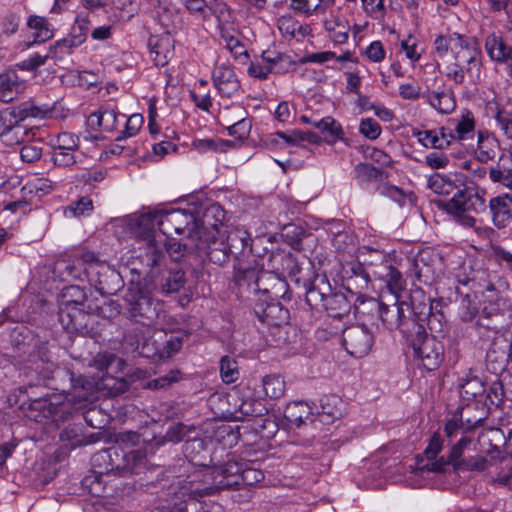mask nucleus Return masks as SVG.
<instances>
[{"mask_svg":"<svg viewBox=\"0 0 512 512\" xmlns=\"http://www.w3.org/2000/svg\"><path fill=\"white\" fill-rule=\"evenodd\" d=\"M160 210H152L136 216L131 223V231L135 238L144 242L139 247L137 256L142 266H154L164 258L160 239L155 232L159 229Z\"/></svg>","mask_w":512,"mask_h":512,"instance_id":"0eeeda50","label":"nucleus"},{"mask_svg":"<svg viewBox=\"0 0 512 512\" xmlns=\"http://www.w3.org/2000/svg\"><path fill=\"white\" fill-rule=\"evenodd\" d=\"M187 338L188 333L183 330L155 331L145 338L137 354L154 362L166 361L181 350Z\"/></svg>","mask_w":512,"mask_h":512,"instance_id":"f8f14e48","label":"nucleus"},{"mask_svg":"<svg viewBox=\"0 0 512 512\" xmlns=\"http://www.w3.org/2000/svg\"><path fill=\"white\" fill-rule=\"evenodd\" d=\"M353 276L347 280L346 290L351 298H354L360 294V292H354L352 288L355 286L360 290L367 289L370 283V272L366 270L361 264H357L352 268Z\"/></svg>","mask_w":512,"mask_h":512,"instance_id":"3c124183","label":"nucleus"},{"mask_svg":"<svg viewBox=\"0 0 512 512\" xmlns=\"http://www.w3.org/2000/svg\"><path fill=\"white\" fill-rule=\"evenodd\" d=\"M62 441H70L73 447L86 446L92 444L93 441H88L82 435V427L78 424H69L60 433Z\"/></svg>","mask_w":512,"mask_h":512,"instance_id":"e2e57ef3","label":"nucleus"},{"mask_svg":"<svg viewBox=\"0 0 512 512\" xmlns=\"http://www.w3.org/2000/svg\"><path fill=\"white\" fill-rule=\"evenodd\" d=\"M268 267L277 275L295 276L300 272L296 256L290 251L278 249L270 253Z\"/></svg>","mask_w":512,"mask_h":512,"instance_id":"473e14b6","label":"nucleus"},{"mask_svg":"<svg viewBox=\"0 0 512 512\" xmlns=\"http://www.w3.org/2000/svg\"><path fill=\"white\" fill-rule=\"evenodd\" d=\"M455 292L458 296L456 301L459 302L458 315L461 321L471 322L479 316V310L476 302L472 299L471 295L464 293L457 285Z\"/></svg>","mask_w":512,"mask_h":512,"instance_id":"c03bdc74","label":"nucleus"},{"mask_svg":"<svg viewBox=\"0 0 512 512\" xmlns=\"http://www.w3.org/2000/svg\"><path fill=\"white\" fill-rule=\"evenodd\" d=\"M352 299L341 290H334L331 287V292L327 297L323 311H326L330 317L342 318L349 314L352 308Z\"/></svg>","mask_w":512,"mask_h":512,"instance_id":"58836bf2","label":"nucleus"},{"mask_svg":"<svg viewBox=\"0 0 512 512\" xmlns=\"http://www.w3.org/2000/svg\"><path fill=\"white\" fill-rule=\"evenodd\" d=\"M109 450L103 449L92 456L93 471L91 475L86 476L82 480V485L88 489L93 496H103L105 494V477H109Z\"/></svg>","mask_w":512,"mask_h":512,"instance_id":"5701e85b","label":"nucleus"},{"mask_svg":"<svg viewBox=\"0 0 512 512\" xmlns=\"http://www.w3.org/2000/svg\"><path fill=\"white\" fill-rule=\"evenodd\" d=\"M428 186L433 192L441 195H449L456 188L450 178L440 173H435L429 178Z\"/></svg>","mask_w":512,"mask_h":512,"instance_id":"338daca9","label":"nucleus"},{"mask_svg":"<svg viewBox=\"0 0 512 512\" xmlns=\"http://www.w3.org/2000/svg\"><path fill=\"white\" fill-rule=\"evenodd\" d=\"M145 338L144 330L138 328L129 329L123 336V345L126 350L132 353H138Z\"/></svg>","mask_w":512,"mask_h":512,"instance_id":"774afa93","label":"nucleus"},{"mask_svg":"<svg viewBox=\"0 0 512 512\" xmlns=\"http://www.w3.org/2000/svg\"><path fill=\"white\" fill-rule=\"evenodd\" d=\"M252 303L255 316L268 326L282 328L287 325L290 319V313L278 300H268L267 298L254 299Z\"/></svg>","mask_w":512,"mask_h":512,"instance_id":"412c9836","label":"nucleus"},{"mask_svg":"<svg viewBox=\"0 0 512 512\" xmlns=\"http://www.w3.org/2000/svg\"><path fill=\"white\" fill-rule=\"evenodd\" d=\"M512 362V342L504 336H495L486 353V368L489 372L499 375Z\"/></svg>","mask_w":512,"mask_h":512,"instance_id":"393cba45","label":"nucleus"},{"mask_svg":"<svg viewBox=\"0 0 512 512\" xmlns=\"http://www.w3.org/2000/svg\"><path fill=\"white\" fill-rule=\"evenodd\" d=\"M489 208L493 224L498 228H505L510 223L512 213V197L503 194L490 199Z\"/></svg>","mask_w":512,"mask_h":512,"instance_id":"e433bc0d","label":"nucleus"},{"mask_svg":"<svg viewBox=\"0 0 512 512\" xmlns=\"http://www.w3.org/2000/svg\"><path fill=\"white\" fill-rule=\"evenodd\" d=\"M238 411L243 417L260 418L261 424L258 425L259 428L261 430L269 429L270 434L275 433L277 427L274 421L270 420L269 418H262L268 413V408L266 407L264 399H244L239 405Z\"/></svg>","mask_w":512,"mask_h":512,"instance_id":"2f4dec72","label":"nucleus"},{"mask_svg":"<svg viewBox=\"0 0 512 512\" xmlns=\"http://www.w3.org/2000/svg\"><path fill=\"white\" fill-rule=\"evenodd\" d=\"M306 236V230L295 223L285 224L281 230V237L293 249L300 250L303 238Z\"/></svg>","mask_w":512,"mask_h":512,"instance_id":"4d7b16f0","label":"nucleus"},{"mask_svg":"<svg viewBox=\"0 0 512 512\" xmlns=\"http://www.w3.org/2000/svg\"><path fill=\"white\" fill-rule=\"evenodd\" d=\"M315 409V418H318L321 423L329 424L342 416L343 401L337 395H327L320 400V406Z\"/></svg>","mask_w":512,"mask_h":512,"instance_id":"4c0bfd02","label":"nucleus"},{"mask_svg":"<svg viewBox=\"0 0 512 512\" xmlns=\"http://www.w3.org/2000/svg\"><path fill=\"white\" fill-rule=\"evenodd\" d=\"M159 231L162 236L169 237L172 232L185 234L193 240L197 233V218L195 213L185 209L160 210Z\"/></svg>","mask_w":512,"mask_h":512,"instance_id":"2eb2a0df","label":"nucleus"},{"mask_svg":"<svg viewBox=\"0 0 512 512\" xmlns=\"http://www.w3.org/2000/svg\"><path fill=\"white\" fill-rule=\"evenodd\" d=\"M413 349L414 357L428 371H434L444 360V345L437 336H429L426 328L420 323H414L413 329L405 338Z\"/></svg>","mask_w":512,"mask_h":512,"instance_id":"1a4fd4ad","label":"nucleus"},{"mask_svg":"<svg viewBox=\"0 0 512 512\" xmlns=\"http://www.w3.org/2000/svg\"><path fill=\"white\" fill-rule=\"evenodd\" d=\"M313 126L316 127L324 134L327 138L328 143H333L336 140H340L344 136L343 129L339 122L333 117L327 116L319 121H313Z\"/></svg>","mask_w":512,"mask_h":512,"instance_id":"603ef678","label":"nucleus"},{"mask_svg":"<svg viewBox=\"0 0 512 512\" xmlns=\"http://www.w3.org/2000/svg\"><path fill=\"white\" fill-rule=\"evenodd\" d=\"M429 104L443 114L451 113L456 102L452 92H427L423 94Z\"/></svg>","mask_w":512,"mask_h":512,"instance_id":"de8ad7c7","label":"nucleus"},{"mask_svg":"<svg viewBox=\"0 0 512 512\" xmlns=\"http://www.w3.org/2000/svg\"><path fill=\"white\" fill-rule=\"evenodd\" d=\"M212 77L215 88L222 96L230 98L240 89V81L233 69L228 66L220 65L216 67Z\"/></svg>","mask_w":512,"mask_h":512,"instance_id":"72a5a7b5","label":"nucleus"},{"mask_svg":"<svg viewBox=\"0 0 512 512\" xmlns=\"http://www.w3.org/2000/svg\"><path fill=\"white\" fill-rule=\"evenodd\" d=\"M263 390L271 399L280 398L285 392V382L279 375H267L262 380Z\"/></svg>","mask_w":512,"mask_h":512,"instance_id":"680f3d73","label":"nucleus"},{"mask_svg":"<svg viewBox=\"0 0 512 512\" xmlns=\"http://www.w3.org/2000/svg\"><path fill=\"white\" fill-rule=\"evenodd\" d=\"M218 492L220 491L209 470L194 471L169 486L167 512H206L207 505L201 498Z\"/></svg>","mask_w":512,"mask_h":512,"instance_id":"f03ea898","label":"nucleus"},{"mask_svg":"<svg viewBox=\"0 0 512 512\" xmlns=\"http://www.w3.org/2000/svg\"><path fill=\"white\" fill-rule=\"evenodd\" d=\"M225 233L230 259L241 263V260L254 256L253 240L247 230L236 227L226 230Z\"/></svg>","mask_w":512,"mask_h":512,"instance_id":"cd10ccee","label":"nucleus"},{"mask_svg":"<svg viewBox=\"0 0 512 512\" xmlns=\"http://www.w3.org/2000/svg\"><path fill=\"white\" fill-rule=\"evenodd\" d=\"M154 18L168 34L176 32L183 25L181 9L168 0H150Z\"/></svg>","mask_w":512,"mask_h":512,"instance_id":"a878e982","label":"nucleus"},{"mask_svg":"<svg viewBox=\"0 0 512 512\" xmlns=\"http://www.w3.org/2000/svg\"><path fill=\"white\" fill-rule=\"evenodd\" d=\"M354 306L359 314H370L371 316H378L383 302L372 297H366L363 294H359L354 297Z\"/></svg>","mask_w":512,"mask_h":512,"instance_id":"052dcab7","label":"nucleus"},{"mask_svg":"<svg viewBox=\"0 0 512 512\" xmlns=\"http://www.w3.org/2000/svg\"><path fill=\"white\" fill-rule=\"evenodd\" d=\"M485 392V385L478 377L466 380L461 384L459 391L463 402H483Z\"/></svg>","mask_w":512,"mask_h":512,"instance_id":"49530a36","label":"nucleus"},{"mask_svg":"<svg viewBox=\"0 0 512 512\" xmlns=\"http://www.w3.org/2000/svg\"><path fill=\"white\" fill-rule=\"evenodd\" d=\"M109 470L112 475L127 476L140 474L147 463L145 449H134L128 452L117 446L108 448Z\"/></svg>","mask_w":512,"mask_h":512,"instance_id":"4468645a","label":"nucleus"},{"mask_svg":"<svg viewBox=\"0 0 512 512\" xmlns=\"http://www.w3.org/2000/svg\"><path fill=\"white\" fill-rule=\"evenodd\" d=\"M53 106L38 105L28 100L18 106L8 107L0 111V139L7 146L22 143L28 135L27 128L21 124L27 118L44 119L52 114Z\"/></svg>","mask_w":512,"mask_h":512,"instance_id":"39448f33","label":"nucleus"},{"mask_svg":"<svg viewBox=\"0 0 512 512\" xmlns=\"http://www.w3.org/2000/svg\"><path fill=\"white\" fill-rule=\"evenodd\" d=\"M184 456L195 466L204 467L202 471L212 469V458L205 439L198 436V432L186 439L183 445Z\"/></svg>","mask_w":512,"mask_h":512,"instance_id":"c756f323","label":"nucleus"},{"mask_svg":"<svg viewBox=\"0 0 512 512\" xmlns=\"http://www.w3.org/2000/svg\"><path fill=\"white\" fill-rule=\"evenodd\" d=\"M220 376L224 383L230 384L238 380L239 369L237 361L226 355L220 360Z\"/></svg>","mask_w":512,"mask_h":512,"instance_id":"0e129e2a","label":"nucleus"},{"mask_svg":"<svg viewBox=\"0 0 512 512\" xmlns=\"http://www.w3.org/2000/svg\"><path fill=\"white\" fill-rule=\"evenodd\" d=\"M502 315L497 309L487 311L484 308L476 319L475 325L478 328V333L481 335L482 331L498 333L501 329L500 319Z\"/></svg>","mask_w":512,"mask_h":512,"instance_id":"8fccbe9b","label":"nucleus"},{"mask_svg":"<svg viewBox=\"0 0 512 512\" xmlns=\"http://www.w3.org/2000/svg\"><path fill=\"white\" fill-rule=\"evenodd\" d=\"M455 42L454 59L456 62L466 65V73L472 74L474 70L480 71V51L478 42L474 37L467 38L460 34L454 37Z\"/></svg>","mask_w":512,"mask_h":512,"instance_id":"bb28decb","label":"nucleus"},{"mask_svg":"<svg viewBox=\"0 0 512 512\" xmlns=\"http://www.w3.org/2000/svg\"><path fill=\"white\" fill-rule=\"evenodd\" d=\"M58 319L62 327L71 333H83L88 328L91 305H68L58 303Z\"/></svg>","mask_w":512,"mask_h":512,"instance_id":"b1692460","label":"nucleus"},{"mask_svg":"<svg viewBox=\"0 0 512 512\" xmlns=\"http://www.w3.org/2000/svg\"><path fill=\"white\" fill-rule=\"evenodd\" d=\"M331 287L329 280L324 275H317L310 282L305 293V300L312 310L323 311Z\"/></svg>","mask_w":512,"mask_h":512,"instance_id":"7c9ffc66","label":"nucleus"},{"mask_svg":"<svg viewBox=\"0 0 512 512\" xmlns=\"http://www.w3.org/2000/svg\"><path fill=\"white\" fill-rule=\"evenodd\" d=\"M414 321L422 324L424 327L426 324L430 330V336H437V338H444L446 333L449 331V322L444 313H435L429 315H423L422 319L414 317Z\"/></svg>","mask_w":512,"mask_h":512,"instance_id":"a18cd8bd","label":"nucleus"},{"mask_svg":"<svg viewBox=\"0 0 512 512\" xmlns=\"http://www.w3.org/2000/svg\"><path fill=\"white\" fill-rule=\"evenodd\" d=\"M58 303L68 305H90L85 288L79 285H70L63 288Z\"/></svg>","mask_w":512,"mask_h":512,"instance_id":"5fc2aeb1","label":"nucleus"},{"mask_svg":"<svg viewBox=\"0 0 512 512\" xmlns=\"http://www.w3.org/2000/svg\"><path fill=\"white\" fill-rule=\"evenodd\" d=\"M118 116L114 109L104 107L91 113L89 120L92 124L96 123L104 131L112 132L117 128Z\"/></svg>","mask_w":512,"mask_h":512,"instance_id":"09e8293b","label":"nucleus"},{"mask_svg":"<svg viewBox=\"0 0 512 512\" xmlns=\"http://www.w3.org/2000/svg\"><path fill=\"white\" fill-rule=\"evenodd\" d=\"M380 264L370 263L368 269L375 278L382 280L394 298H399L398 293L403 289V277L400 271L393 267L384 255H380Z\"/></svg>","mask_w":512,"mask_h":512,"instance_id":"c85d7f7f","label":"nucleus"},{"mask_svg":"<svg viewBox=\"0 0 512 512\" xmlns=\"http://www.w3.org/2000/svg\"><path fill=\"white\" fill-rule=\"evenodd\" d=\"M23 89V83L20 81L15 70H6L0 73V102L8 103L17 98Z\"/></svg>","mask_w":512,"mask_h":512,"instance_id":"79ce46f5","label":"nucleus"},{"mask_svg":"<svg viewBox=\"0 0 512 512\" xmlns=\"http://www.w3.org/2000/svg\"><path fill=\"white\" fill-rule=\"evenodd\" d=\"M160 210H152L136 216L131 223V231L135 238L144 242L139 247L137 256L142 266H154L164 258L160 239L155 232L159 229Z\"/></svg>","mask_w":512,"mask_h":512,"instance_id":"423d86ee","label":"nucleus"},{"mask_svg":"<svg viewBox=\"0 0 512 512\" xmlns=\"http://www.w3.org/2000/svg\"><path fill=\"white\" fill-rule=\"evenodd\" d=\"M413 316L422 319L423 315L444 313V301L442 298L431 299L425 296L422 289L414 290L410 295Z\"/></svg>","mask_w":512,"mask_h":512,"instance_id":"f704fd0d","label":"nucleus"},{"mask_svg":"<svg viewBox=\"0 0 512 512\" xmlns=\"http://www.w3.org/2000/svg\"><path fill=\"white\" fill-rule=\"evenodd\" d=\"M33 388L32 385L19 387L8 396L9 405L16 406L25 417L39 423L57 421L68 411L61 397L48 394L36 396Z\"/></svg>","mask_w":512,"mask_h":512,"instance_id":"7ed1b4c3","label":"nucleus"},{"mask_svg":"<svg viewBox=\"0 0 512 512\" xmlns=\"http://www.w3.org/2000/svg\"><path fill=\"white\" fill-rule=\"evenodd\" d=\"M213 475L219 491L238 488L240 485L252 486L264 479V473L250 467V463L235 454L227 456V460L209 470Z\"/></svg>","mask_w":512,"mask_h":512,"instance_id":"6e6552de","label":"nucleus"},{"mask_svg":"<svg viewBox=\"0 0 512 512\" xmlns=\"http://www.w3.org/2000/svg\"><path fill=\"white\" fill-rule=\"evenodd\" d=\"M377 317L381 319L387 329H399L405 338L413 329V324L416 323L411 302L408 304L405 301H399V298H395L392 305L383 303Z\"/></svg>","mask_w":512,"mask_h":512,"instance_id":"dca6fc26","label":"nucleus"},{"mask_svg":"<svg viewBox=\"0 0 512 512\" xmlns=\"http://www.w3.org/2000/svg\"><path fill=\"white\" fill-rule=\"evenodd\" d=\"M486 402H464L457 408L444 426L445 436L450 440L458 438L460 434L470 435L475 429L481 427L488 417L490 407Z\"/></svg>","mask_w":512,"mask_h":512,"instance_id":"9d476101","label":"nucleus"},{"mask_svg":"<svg viewBox=\"0 0 512 512\" xmlns=\"http://www.w3.org/2000/svg\"><path fill=\"white\" fill-rule=\"evenodd\" d=\"M259 269L260 267L256 261L253 264L238 263L234 266L233 283L237 289V294L251 303H254V299L259 297V283L257 281Z\"/></svg>","mask_w":512,"mask_h":512,"instance_id":"f3484780","label":"nucleus"},{"mask_svg":"<svg viewBox=\"0 0 512 512\" xmlns=\"http://www.w3.org/2000/svg\"><path fill=\"white\" fill-rule=\"evenodd\" d=\"M45 350V347H41L37 353L30 354V368L47 381V386L51 385L54 390L67 393L70 402L80 404L90 401L95 394L94 381L82 375L76 376L69 369L56 367L48 359Z\"/></svg>","mask_w":512,"mask_h":512,"instance_id":"f257e3e1","label":"nucleus"},{"mask_svg":"<svg viewBox=\"0 0 512 512\" xmlns=\"http://www.w3.org/2000/svg\"><path fill=\"white\" fill-rule=\"evenodd\" d=\"M27 25L34 30L32 37L33 43H43L53 37V31L44 17L31 15L28 18Z\"/></svg>","mask_w":512,"mask_h":512,"instance_id":"864d4df0","label":"nucleus"},{"mask_svg":"<svg viewBox=\"0 0 512 512\" xmlns=\"http://www.w3.org/2000/svg\"><path fill=\"white\" fill-rule=\"evenodd\" d=\"M418 141L426 148H433L436 150H443L447 148V143L438 138L436 130H417L413 132Z\"/></svg>","mask_w":512,"mask_h":512,"instance_id":"69168bd1","label":"nucleus"},{"mask_svg":"<svg viewBox=\"0 0 512 512\" xmlns=\"http://www.w3.org/2000/svg\"><path fill=\"white\" fill-rule=\"evenodd\" d=\"M197 433V428L194 425H186L184 423H177L168 428L164 439L168 442L179 443L190 438L193 434Z\"/></svg>","mask_w":512,"mask_h":512,"instance_id":"bf43d9fd","label":"nucleus"},{"mask_svg":"<svg viewBox=\"0 0 512 512\" xmlns=\"http://www.w3.org/2000/svg\"><path fill=\"white\" fill-rule=\"evenodd\" d=\"M198 240V254H204L208 259L219 266H223L230 260L228 252V244L226 241L225 232H211L204 234V236H197Z\"/></svg>","mask_w":512,"mask_h":512,"instance_id":"4be33fe9","label":"nucleus"},{"mask_svg":"<svg viewBox=\"0 0 512 512\" xmlns=\"http://www.w3.org/2000/svg\"><path fill=\"white\" fill-rule=\"evenodd\" d=\"M374 343V335L365 325H352L342 331V344L354 357L367 355Z\"/></svg>","mask_w":512,"mask_h":512,"instance_id":"aec40b11","label":"nucleus"},{"mask_svg":"<svg viewBox=\"0 0 512 512\" xmlns=\"http://www.w3.org/2000/svg\"><path fill=\"white\" fill-rule=\"evenodd\" d=\"M440 210L451 215L453 219L464 227H473L476 220L470 212L479 213L485 210V200L474 189L465 187L458 189L450 200H441L437 203Z\"/></svg>","mask_w":512,"mask_h":512,"instance_id":"9b49d317","label":"nucleus"},{"mask_svg":"<svg viewBox=\"0 0 512 512\" xmlns=\"http://www.w3.org/2000/svg\"><path fill=\"white\" fill-rule=\"evenodd\" d=\"M458 437L459 439L451 446L446 456H441L436 461L426 463L422 469L429 472L444 473L449 467H452L455 472L458 468V463L467 458L466 453L471 450L473 444V439L470 435L460 434Z\"/></svg>","mask_w":512,"mask_h":512,"instance_id":"6ab92c4d","label":"nucleus"},{"mask_svg":"<svg viewBox=\"0 0 512 512\" xmlns=\"http://www.w3.org/2000/svg\"><path fill=\"white\" fill-rule=\"evenodd\" d=\"M86 279L102 296L115 295L124 286L120 273L107 264L90 268Z\"/></svg>","mask_w":512,"mask_h":512,"instance_id":"a211bd4d","label":"nucleus"},{"mask_svg":"<svg viewBox=\"0 0 512 512\" xmlns=\"http://www.w3.org/2000/svg\"><path fill=\"white\" fill-rule=\"evenodd\" d=\"M283 416L290 424L296 427L315 420L313 407L304 401L289 403L284 409Z\"/></svg>","mask_w":512,"mask_h":512,"instance_id":"ea45409f","label":"nucleus"},{"mask_svg":"<svg viewBox=\"0 0 512 512\" xmlns=\"http://www.w3.org/2000/svg\"><path fill=\"white\" fill-rule=\"evenodd\" d=\"M166 257L154 266H142V273L150 284V289L163 296L178 293L186 284L185 271L175 265L162 269Z\"/></svg>","mask_w":512,"mask_h":512,"instance_id":"ddd939ff","label":"nucleus"},{"mask_svg":"<svg viewBox=\"0 0 512 512\" xmlns=\"http://www.w3.org/2000/svg\"><path fill=\"white\" fill-rule=\"evenodd\" d=\"M53 274L61 281L70 282L75 280H82L86 278L85 269L81 263L73 256L72 259L57 260L53 266Z\"/></svg>","mask_w":512,"mask_h":512,"instance_id":"a19ab883","label":"nucleus"},{"mask_svg":"<svg viewBox=\"0 0 512 512\" xmlns=\"http://www.w3.org/2000/svg\"><path fill=\"white\" fill-rule=\"evenodd\" d=\"M147 279L131 280L124 295L125 314L136 324L150 327L157 322L163 311V302L152 295Z\"/></svg>","mask_w":512,"mask_h":512,"instance_id":"20e7f679","label":"nucleus"},{"mask_svg":"<svg viewBox=\"0 0 512 512\" xmlns=\"http://www.w3.org/2000/svg\"><path fill=\"white\" fill-rule=\"evenodd\" d=\"M218 210L216 208H210V205L206 206V208L203 209V211H197L195 216L197 218V236H204L206 232L210 233H217L220 232L219 230H216L215 227V221L213 219V213L217 212Z\"/></svg>","mask_w":512,"mask_h":512,"instance_id":"13d9d810","label":"nucleus"},{"mask_svg":"<svg viewBox=\"0 0 512 512\" xmlns=\"http://www.w3.org/2000/svg\"><path fill=\"white\" fill-rule=\"evenodd\" d=\"M499 147L496 139L484 137L481 132L478 135V145L475 152L476 159L481 163H487L496 156V150Z\"/></svg>","mask_w":512,"mask_h":512,"instance_id":"6e6d98bb","label":"nucleus"},{"mask_svg":"<svg viewBox=\"0 0 512 512\" xmlns=\"http://www.w3.org/2000/svg\"><path fill=\"white\" fill-rule=\"evenodd\" d=\"M159 241H162L161 246L163 252L165 253L166 251L175 262L180 261L188 254L198 253V240L196 237H193L192 240L189 239V236H186L185 239L178 241L174 238H170L169 236L168 238L165 237Z\"/></svg>","mask_w":512,"mask_h":512,"instance_id":"c9c22d12","label":"nucleus"},{"mask_svg":"<svg viewBox=\"0 0 512 512\" xmlns=\"http://www.w3.org/2000/svg\"><path fill=\"white\" fill-rule=\"evenodd\" d=\"M485 49L494 61L512 60V45H508L500 35L495 33L488 35L485 41Z\"/></svg>","mask_w":512,"mask_h":512,"instance_id":"37998d69","label":"nucleus"}]
</instances>
